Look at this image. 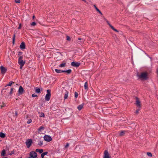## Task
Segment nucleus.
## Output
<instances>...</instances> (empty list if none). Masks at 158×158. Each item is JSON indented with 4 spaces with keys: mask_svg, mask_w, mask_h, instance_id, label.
I'll return each mask as SVG.
<instances>
[{
    "mask_svg": "<svg viewBox=\"0 0 158 158\" xmlns=\"http://www.w3.org/2000/svg\"><path fill=\"white\" fill-rule=\"evenodd\" d=\"M98 13H100V14H101V15H102V12H101V11H100V12H99Z\"/></svg>",
    "mask_w": 158,
    "mask_h": 158,
    "instance_id": "obj_51",
    "label": "nucleus"
},
{
    "mask_svg": "<svg viewBox=\"0 0 158 158\" xmlns=\"http://www.w3.org/2000/svg\"><path fill=\"white\" fill-rule=\"evenodd\" d=\"M107 23L110 26V25H111L108 21H107Z\"/></svg>",
    "mask_w": 158,
    "mask_h": 158,
    "instance_id": "obj_45",
    "label": "nucleus"
},
{
    "mask_svg": "<svg viewBox=\"0 0 158 158\" xmlns=\"http://www.w3.org/2000/svg\"><path fill=\"white\" fill-rule=\"evenodd\" d=\"M66 63L64 62L61 64H60L58 65L59 67H64L66 66Z\"/></svg>",
    "mask_w": 158,
    "mask_h": 158,
    "instance_id": "obj_18",
    "label": "nucleus"
},
{
    "mask_svg": "<svg viewBox=\"0 0 158 158\" xmlns=\"http://www.w3.org/2000/svg\"><path fill=\"white\" fill-rule=\"evenodd\" d=\"M0 69L1 71L2 74L4 75L6 71V69L2 66L0 67Z\"/></svg>",
    "mask_w": 158,
    "mask_h": 158,
    "instance_id": "obj_9",
    "label": "nucleus"
},
{
    "mask_svg": "<svg viewBox=\"0 0 158 158\" xmlns=\"http://www.w3.org/2000/svg\"><path fill=\"white\" fill-rule=\"evenodd\" d=\"M32 122V120L31 119H28V121H27V123L28 124H29L31 123Z\"/></svg>",
    "mask_w": 158,
    "mask_h": 158,
    "instance_id": "obj_33",
    "label": "nucleus"
},
{
    "mask_svg": "<svg viewBox=\"0 0 158 158\" xmlns=\"http://www.w3.org/2000/svg\"><path fill=\"white\" fill-rule=\"evenodd\" d=\"M55 70L56 73H63L62 71H63V70H61L58 69H55Z\"/></svg>",
    "mask_w": 158,
    "mask_h": 158,
    "instance_id": "obj_24",
    "label": "nucleus"
},
{
    "mask_svg": "<svg viewBox=\"0 0 158 158\" xmlns=\"http://www.w3.org/2000/svg\"><path fill=\"white\" fill-rule=\"evenodd\" d=\"M35 18V16H34V15H33V17H32L33 19H34Z\"/></svg>",
    "mask_w": 158,
    "mask_h": 158,
    "instance_id": "obj_54",
    "label": "nucleus"
},
{
    "mask_svg": "<svg viewBox=\"0 0 158 158\" xmlns=\"http://www.w3.org/2000/svg\"><path fill=\"white\" fill-rule=\"evenodd\" d=\"M68 94H69L68 92L66 90L64 93V100H65L67 98L68 96Z\"/></svg>",
    "mask_w": 158,
    "mask_h": 158,
    "instance_id": "obj_13",
    "label": "nucleus"
},
{
    "mask_svg": "<svg viewBox=\"0 0 158 158\" xmlns=\"http://www.w3.org/2000/svg\"><path fill=\"white\" fill-rule=\"evenodd\" d=\"M82 0L84 2H85L87 4H90L89 3L87 2L86 1V0Z\"/></svg>",
    "mask_w": 158,
    "mask_h": 158,
    "instance_id": "obj_41",
    "label": "nucleus"
},
{
    "mask_svg": "<svg viewBox=\"0 0 158 158\" xmlns=\"http://www.w3.org/2000/svg\"><path fill=\"white\" fill-rule=\"evenodd\" d=\"M95 9L98 12H100V10L99 9H98L97 7H96Z\"/></svg>",
    "mask_w": 158,
    "mask_h": 158,
    "instance_id": "obj_42",
    "label": "nucleus"
},
{
    "mask_svg": "<svg viewBox=\"0 0 158 158\" xmlns=\"http://www.w3.org/2000/svg\"><path fill=\"white\" fill-rule=\"evenodd\" d=\"M78 93L75 92L74 93V96L76 98H77L78 97Z\"/></svg>",
    "mask_w": 158,
    "mask_h": 158,
    "instance_id": "obj_30",
    "label": "nucleus"
},
{
    "mask_svg": "<svg viewBox=\"0 0 158 158\" xmlns=\"http://www.w3.org/2000/svg\"><path fill=\"white\" fill-rule=\"evenodd\" d=\"M44 140L48 142H50L52 140L51 137L48 135H45L44 137Z\"/></svg>",
    "mask_w": 158,
    "mask_h": 158,
    "instance_id": "obj_6",
    "label": "nucleus"
},
{
    "mask_svg": "<svg viewBox=\"0 0 158 158\" xmlns=\"http://www.w3.org/2000/svg\"><path fill=\"white\" fill-rule=\"evenodd\" d=\"M113 30H114V31H116V32H118V31L117 29H114Z\"/></svg>",
    "mask_w": 158,
    "mask_h": 158,
    "instance_id": "obj_44",
    "label": "nucleus"
},
{
    "mask_svg": "<svg viewBox=\"0 0 158 158\" xmlns=\"http://www.w3.org/2000/svg\"><path fill=\"white\" fill-rule=\"evenodd\" d=\"M84 88L85 89H88V84L87 82H85L84 85Z\"/></svg>",
    "mask_w": 158,
    "mask_h": 158,
    "instance_id": "obj_20",
    "label": "nucleus"
},
{
    "mask_svg": "<svg viewBox=\"0 0 158 158\" xmlns=\"http://www.w3.org/2000/svg\"><path fill=\"white\" fill-rule=\"evenodd\" d=\"M23 66H21V65H20V69H22V67H23Z\"/></svg>",
    "mask_w": 158,
    "mask_h": 158,
    "instance_id": "obj_46",
    "label": "nucleus"
},
{
    "mask_svg": "<svg viewBox=\"0 0 158 158\" xmlns=\"http://www.w3.org/2000/svg\"><path fill=\"white\" fill-rule=\"evenodd\" d=\"M136 104L138 107L140 106V102L139 101V99L137 98H136Z\"/></svg>",
    "mask_w": 158,
    "mask_h": 158,
    "instance_id": "obj_14",
    "label": "nucleus"
},
{
    "mask_svg": "<svg viewBox=\"0 0 158 158\" xmlns=\"http://www.w3.org/2000/svg\"><path fill=\"white\" fill-rule=\"evenodd\" d=\"M6 151L4 149L2 151L1 153V155L2 156H4L6 155Z\"/></svg>",
    "mask_w": 158,
    "mask_h": 158,
    "instance_id": "obj_23",
    "label": "nucleus"
},
{
    "mask_svg": "<svg viewBox=\"0 0 158 158\" xmlns=\"http://www.w3.org/2000/svg\"><path fill=\"white\" fill-rule=\"evenodd\" d=\"M15 43V37H13V44H14Z\"/></svg>",
    "mask_w": 158,
    "mask_h": 158,
    "instance_id": "obj_43",
    "label": "nucleus"
},
{
    "mask_svg": "<svg viewBox=\"0 0 158 158\" xmlns=\"http://www.w3.org/2000/svg\"><path fill=\"white\" fill-rule=\"evenodd\" d=\"M103 158H110V156H109L107 150H105L104 151Z\"/></svg>",
    "mask_w": 158,
    "mask_h": 158,
    "instance_id": "obj_8",
    "label": "nucleus"
},
{
    "mask_svg": "<svg viewBox=\"0 0 158 158\" xmlns=\"http://www.w3.org/2000/svg\"><path fill=\"white\" fill-rule=\"evenodd\" d=\"M20 48L21 49H24L25 48V44L24 42H22L20 45Z\"/></svg>",
    "mask_w": 158,
    "mask_h": 158,
    "instance_id": "obj_11",
    "label": "nucleus"
},
{
    "mask_svg": "<svg viewBox=\"0 0 158 158\" xmlns=\"http://www.w3.org/2000/svg\"><path fill=\"white\" fill-rule=\"evenodd\" d=\"M84 103H82L80 105L77 106V109L79 110H81L83 108V107L84 106Z\"/></svg>",
    "mask_w": 158,
    "mask_h": 158,
    "instance_id": "obj_12",
    "label": "nucleus"
},
{
    "mask_svg": "<svg viewBox=\"0 0 158 158\" xmlns=\"http://www.w3.org/2000/svg\"><path fill=\"white\" fill-rule=\"evenodd\" d=\"M18 63L20 65L22 66H24V64L25 63V62L24 61H23L22 59L23 58V57L22 56H18Z\"/></svg>",
    "mask_w": 158,
    "mask_h": 158,
    "instance_id": "obj_2",
    "label": "nucleus"
},
{
    "mask_svg": "<svg viewBox=\"0 0 158 158\" xmlns=\"http://www.w3.org/2000/svg\"><path fill=\"white\" fill-rule=\"evenodd\" d=\"M32 158V157H28V158Z\"/></svg>",
    "mask_w": 158,
    "mask_h": 158,
    "instance_id": "obj_56",
    "label": "nucleus"
},
{
    "mask_svg": "<svg viewBox=\"0 0 158 158\" xmlns=\"http://www.w3.org/2000/svg\"><path fill=\"white\" fill-rule=\"evenodd\" d=\"M15 153L14 151V150L12 151L9 154L10 155H11L12 154H14Z\"/></svg>",
    "mask_w": 158,
    "mask_h": 158,
    "instance_id": "obj_36",
    "label": "nucleus"
},
{
    "mask_svg": "<svg viewBox=\"0 0 158 158\" xmlns=\"http://www.w3.org/2000/svg\"><path fill=\"white\" fill-rule=\"evenodd\" d=\"M32 140L31 139H27L26 142V144L27 148H29L31 145Z\"/></svg>",
    "mask_w": 158,
    "mask_h": 158,
    "instance_id": "obj_4",
    "label": "nucleus"
},
{
    "mask_svg": "<svg viewBox=\"0 0 158 158\" xmlns=\"http://www.w3.org/2000/svg\"><path fill=\"white\" fill-rule=\"evenodd\" d=\"M15 2L16 3H20V0H15Z\"/></svg>",
    "mask_w": 158,
    "mask_h": 158,
    "instance_id": "obj_37",
    "label": "nucleus"
},
{
    "mask_svg": "<svg viewBox=\"0 0 158 158\" xmlns=\"http://www.w3.org/2000/svg\"><path fill=\"white\" fill-rule=\"evenodd\" d=\"M66 40L68 41H70V38L69 36L67 35L66 36Z\"/></svg>",
    "mask_w": 158,
    "mask_h": 158,
    "instance_id": "obj_32",
    "label": "nucleus"
},
{
    "mask_svg": "<svg viewBox=\"0 0 158 158\" xmlns=\"http://www.w3.org/2000/svg\"><path fill=\"white\" fill-rule=\"evenodd\" d=\"M3 158H8L7 157H3Z\"/></svg>",
    "mask_w": 158,
    "mask_h": 158,
    "instance_id": "obj_55",
    "label": "nucleus"
},
{
    "mask_svg": "<svg viewBox=\"0 0 158 158\" xmlns=\"http://www.w3.org/2000/svg\"><path fill=\"white\" fill-rule=\"evenodd\" d=\"M69 146V144L68 143H66V145L65 146V148H67Z\"/></svg>",
    "mask_w": 158,
    "mask_h": 158,
    "instance_id": "obj_34",
    "label": "nucleus"
},
{
    "mask_svg": "<svg viewBox=\"0 0 158 158\" xmlns=\"http://www.w3.org/2000/svg\"><path fill=\"white\" fill-rule=\"evenodd\" d=\"M47 91V94L46 95L45 99L47 101H49L50 99L51 95L50 93L51 90L49 89H48Z\"/></svg>",
    "mask_w": 158,
    "mask_h": 158,
    "instance_id": "obj_3",
    "label": "nucleus"
},
{
    "mask_svg": "<svg viewBox=\"0 0 158 158\" xmlns=\"http://www.w3.org/2000/svg\"><path fill=\"white\" fill-rule=\"evenodd\" d=\"M23 52H18V55H19V56H20V55H21L22 54Z\"/></svg>",
    "mask_w": 158,
    "mask_h": 158,
    "instance_id": "obj_39",
    "label": "nucleus"
},
{
    "mask_svg": "<svg viewBox=\"0 0 158 158\" xmlns=\"http://www.w3.org/2000/svg\"><path fill=\"white\" fill-rule=\"evenodd\" d=\"M43 144V141H39V143H38V145L40 146H41Z\"/></svg>",
    "mask_w": 158,
    "mask_h": 158,
    "instance_id": "obj_28",
    "label": "nucleus"
},
{
    "mask_svg": "<svg viewBox=\"0 0 158 158\" xmlns=\"http://www.w3.org/2000/svg\"><path fill=\"white\" fill-rule=\"evenodd\" d=\"M32 96L33 97H37V95L35 94H33L32 95Z\"/></svg>",
    "mask_w": 158,
    "mask_h": 158,
    "instance_id": "obj_38",
    "label": "nucleus"
},
{
    "mask_svg": "<svg viewBox=\"0 0 158 158\" xmlns=\"http://www.w3.org/2000/svg\"><path fill=\"white\" fill-rule=\"evenodd\" d=\"M44 129V127L42 126L40 127L39 128L38 130L39 132H41Z\"/></svg>",
    "mask_w": 158,
    "mask_h": 158,
    "instance_id": "obj_19",
    "label": "nucleus"
},
{
    "mask_svg": "<svg viewBox=\"0 0 158 158\" xmlns=\"http://www.w3.org/2000/svg\"><path fill=\"white\" fill-rule=\"evenodd\" d=\"M147 155L149 156L152 157V153L150 152H148L147 153Z\"/></svg>",
    "mask_w": 158,
    "mask_h": 158,
    "instance_id": "obj_29",
    "label": "nucleus"
},
{
    "mask_svg": "<svg viewBox=\"0 0 158 158\" xmlns=\"http://www.w3.org/2000/svg\"><path fill=\"white\" fill-rule=\"evenodd\" d=\"M63 73H66L68 74H70L72 72V70L70 69H68L67 70H63Z\"/></svg>",
    "mask_w": 158,
    "mask_h": 158,
    "instance_id": "obj_16",
    "label": "nucleus"
},
{
    "mask_svg": "<svg viewBox=\"0 0 158 158\" xmlns=\"http://www.w3.org/2000/svg\"><path fill=\"white\" fill-rule=\"evenodd\" d=\"M5 105H2L1 107V108H2Z\"/></svg>",
    "mask_w": 158,
    "mask_h": 158,
    "instance_id": "obj_48",
    "label": "nucleus"
},
{
    "mask_svg": "<svg viewBox=\"0 0 158 158\" xmlns=\"http://www.w3.org/2000/svg\"><path fill=\"white\" fill-rule=\"evenodd\" d=\"M136 114H138L139 113V110H136Z\"/></svg>",
    "mask_w": 158,
    "mask_h": 158,
    "instance_id": "obj_47",
    "label": "nucleus"
},
{
    "mask_svg": "<svg viewBox=\"0 0 158 158\" xmlns=\"http://www.w3.org/2000/svg\"><path fill=\"white\" fill-rule=\"evenodd\" d=\"M13 88H11L10 89V94H11L12 93V92H13Z\"/></svg>",
    "mask_w": 158,
    "mask_h": 158,
    "instance_id": "obj_35",
    "label": "nucleus"
},
{
    "mask_svg": "<svg viewBox=\"0 0 158 158\" xmlns=\"http://www.w3.org/2000/svg\"><path fill=\"white\" fill-rule=\"evenodd\" d=\"M5 136V134L2 132L0 133V137L2 138H4Z\"/></svg>",
    "mask_w": 158,
    "mask_h": 158,
    "instance_id": "obj_25",
    "label": "nucleus"
},
{
    "mask_svg": "<svg viewBox=\"0 0 158 158\" xmlns=\"http://www.w3.org/2000/svg\"><path fill=\"white\" fill-rule=\"evenodd\" d=\"M36 24V23L35 22H32L31 23V26H34Z\"/></svg>",
    "mask_w": 158,
    "mask_h": 158,
    "instance_id": "obj_31",
    "label": "nucleus"
},
{
    "mask_svg": "<svg viewBox=\"0 0 158 158\" xmlns=\"http://www.w3.org/2000/svg\"><path fill=\"white\" fill-rule=\"evenodd\" d=\"M89 2H91L90 1H89Z\"/></svg>",
    "mask_w": 158,
    "mask_h": 158,
    "instance_id": "obj_57",
    "label": "nucleus"
},
{
    "mask_svg": "<svg viewBox=\"0 0 158 158\" xmlns=\"http://www.w3.org/2000/svg\"><path fill=\"white\" fill-rule=\"evenodd\" d=\"M35 91L36 93H40V89L37 87L35 88Z\"/></svg>",
    "mask_w": 158,
    "mask_h": 158,
    "instance_id": "obj_17",
    "label": "nucleus"
},
{
    "mask_svg": "<svg viewBox=\"0 0 158 158\" xmlns=\"http://www.w3.org/2000/svg\"><path fill=\"white\" fill-rule=\"evenodd\" d=\"M29 156L32 158H36L37 154V153L34 151H31L29 154Z\"/></svg>",
    "mask_w": 158,
    "mask_h": 158,
    "instance_id": "obj_5",
    "label": "nucleus"
},
{
    "mask_svg": "<svg viewBox=\"0 0 158 158\" xmlns=\"http://www.w3.org/2000/svg\"><path fill=\"white\" fill-rule=\"evenodd\" d=\"M148 73L146 72H142L139 75V78L146 80L147 78Z\"/></svg>",
    "mask_w": 158,
    "mask_h": 158,
    "instance_id": "obj_1",
    "label": "nucleus"
},
{
    "mask_svg": "<svg viewBox=\"0 0 158 158\" xmlns=\"http://www.w3.org/2000/svg\"><path fill=\"white\" fill-rule=\"evenodd\" d=\"M78 40H81V38H78Z\"/></svg>",
    "mask_w": 158,
    "mask_h": 158,
    "instance_id": "obj_49",
    "label": "nucleus"
},
{
    "mask_svg": "<svg viewBox=\"0 0 158 158\" xmlns=\"http://www.w3.org/2000/svg\"><path fill=\"white\" fill-rule=\"evenodd\" d=\"M19 29H20L21 28V26L20 25H19V27H18Z\"/></svg>",
    "mask_w": 158,
    "mask_h": 158,
    "instance_id": "obj_53",
    "label": "nucleus"
},
{
    "mask_svg": "<svg viewBox=\"0 0 158 158\" xmlns=\"http://www.w3.org/2000/svg\"><path fill=\"white\" fill-rule=\"evenodd\" d=\"M80 64V63L78 62H72L71 63V65L74 67H78Z\"/></svg>",
    "mask_w": 158,
    "mask_h": 158,
    "instance_id": "obj_7",
    "label": "nucleus"
},
{
    "mask_svg": "<svg viewBox=\"0 0 158 158\" xmlns=\"http://www.w3.org/2000/svg\"><path fill=\"white\" fill-rule=\"evenodd\" d=\"M24 91V89L22 86H20L19 87L18 93L19 94H22Z\"/></svg>",
    "mask_w": 158,
    "mask_h": 158,
    "instance_id": "obj_10",
    "label": "nucleus"
},
{
    "mask_svg": "<svg viewBox=\"0 0 158 158\" xmlns=\"http://www.w3.org/2000/svg\"><path fill=\"white\" fill-rule=\"evenodd\" d=\"M94 7H95V9H96V7H97L95 5H94Z\"/></svg>",
    "mask_w": 158,
    "mask_h": 158,
    "instance_id": "obj_52",
    "label": "nucleus"
},
{
    "mask_svg": "<svg viewBox=\"0 0 158 158\" xmlns=\"http://www.w3.org/2000/svg\"><path fill=\"white\" fill-rule=\"evenodd\" d=\"M15 82H13L12 81H10L9 82V83L7 84L6 86H10L11 85L12 83H14Z\"/></svg>",
    "mask_w": 158,
    "mask_h": 158,
    "instance_id": "obj_27",
    "label": "nucleus"
},
{
    "mask_svg": "<svg viewBox=\"0 0 158 158\" xmlns=\"http://www.w3.org/2000/svg\"><path fill=\"white\" fill-rule=\"evenodd\" d=\"M40 117H44L45 116L44 114V113H40Z\"/></svg>",
    "mask_w": 158,
    "mask_h": 158,
    "instance_id": "obj_26",
    "label": "nucleus"
},
{
    "mask_svg": "<svg viewBox=\"0 0 158 158\" xmlns=\"http://www.w3.org/2000/svg\"><path fill=\"white\" fill-rule=\"evenodd\" d=\"M48 153V152H43L41 154V157L42 158H44V156L47 155Z\"/></svg>",
    "mask_w": 158,
    "mask_h": 158,
    "instance_id": "obj_22",
    "label": "nucleus"
},
{
    "mask_svg": "<svg viewBox=\"0 0 158 158\" xmlns=\"http://www.w3.org/2000/svg\"><path fill=\"white\" fill-rule=\"evenodd\" d=\"M126 131H119V135L120 136H123L126 133Z\"/></svg>",
    "mask_w": 158,
    "mask_h": 158,
    "instance_id": "obj_15",
    "label": "nucleus"
},
{
    "mask_svg": "<svg viewBox=\"0 0 158 158\" xmlns=\"http://www.w3.org/2000/svg\"><path fill=\"white\" fill-rule=\"evenodd\" d=\"M15 114H16V115H17V112H16L15 111Z\"/></svg>",
    "mask_w": 158,
    "mask_h": 158,
    "instance_id": "obj_50",
    "label": "nucleus"
},
{
    "mask_svg": "<svg viewBox=\"0 0 158 158\" xmlns=\"http://www.w3.org/2000/svg\"><path fill=\"white\" fill-rule=\"evenodd\" d=\"M36 152H39L40 153H41L43 151V150L42 149H37L36 150Z\"/></svg>",
    "mask_w": 158,
    "mask_h": 158,
    "instance_id": "obj_21",
    "label": "nucleus"
},
{
    "mask_svg": "<svg viewBox=\"0 0 158 158\" xmlns=\"http://www.w3.org/2000/svg\"><path fill=\"white\" fill-rule=\"evenodd\" d=\"M110 27L113 30H114L115 28L111 25H110Z\"/></svg>",
    "mask_w": 158,
    "mask_h": 158,
    "instance_id": "obj_40",
    "label": "nucleus"
}]
</instances>
